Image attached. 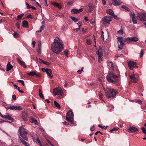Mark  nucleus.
Returning a JSON list of instances; mask_svg holds the SVG:
<instances>
[{
	"instance_id": "1",
	"label": "nucleus",
	"mask_w": 146,
	"mask_h": 146,
	"mask_svg": "<svg viewBox=\"0 0 146 146\" xmlns=\"http://www.w3.org/2000/svg\"><path fill=\"white\" fill-rule=\"evenodd\" d=\"M63 43L58 38L55 39L51 44V48L52 51L57 54L60 52L63 48Z\"/></svg>"
},
{
	"instance_id": "2",
	"label": "nucleus",
	"mask_w": 146,
	"mask_h": 146,
	"mask_svg": "<svg viewBox=\"0 0 146 146\" xmlns=\"http://www.w3.org/2000/svg\"><path fill=\"white\" fill-rule=\"evenodd\" d=\"M106 77L108 81L113 84L117 83L120 79L119 77L114 74L111 72H109Z\"/></svg>"
},
{
	"instance_id": "3",
	"label": "nucleus",
	"mask_w": 146,
	"mask_h": 146,
	"mask_svg": "<svg viewBox=\"0 0 146 146\" xmlns=\"http://www.w3.org/2000/svg\"><path fill=\"white\" fill-rule=\"evenodd\" d=\"M104 89L105 91L106 97L108 99L115 97L118 93L116 90L113 89H111L110 88H104Z\"/></svg>"
},
{
	"instance_id": "4",
	"label": "nucleus",
	"mask_w": 146,
	"mask_h": 146,
	"mask_svg": "<svg viewBox=\"0 0 146 146\" xmlns=\"http://www.w3.org/2000/svg\"><path fill=\"white\" fill-rule=\"evenodd\" d=\"M21 136L25 140L28 141V138L27 136L28 133L26 130L23 127H20L18 130Z\"/></svg>"
},
{
	"instance_id": "5",
	"label": "nucleus",
	"mask_w": 146,
	"mask_h": 146,
	"mask_svg": "<svg viewBox=\"0 0 146 146\" xmlns=\"http://www.w3.org/2000/svg\"><path fill=\"white\" fill-rule=\"evenodd\" d=\"M66 119L71 123L74 124V114L71 111H68L66 115Z\"/></svg>"
},
{
	"instance_id": "6",
	"label": "nucleus",
	"mask_w": 146,
	"mask_h": 146,
	"mask_svg": "<svg viewBox=\"0 0 146 146\" xmlns=\"http://www.w3.org/2000/svg\"><path fill=\"white\" fill-rule=\"evenodd\" d=\"M137 18V19L139 20L146 21V13L144 12L138 13Z\"/></svg>"
},
{
	"instance_id": "7",
	"label": "nucleus",
	"mask_w": 146,
	"mask_h": 146,
	"mask_svg": "<svg viewBox=\"0 0 146 146\" xmlns=\"http://www.w3.org/2000/svg\"><path fill=\"white\" fill-rule=\"evenodd\" d=\"M117 40L118 48L120 50H121L123 48L125 45V44L123 41L122 37H118L117 38Z\"/></svg>"
},
{
	"instance_id": "8",
	"label": "nucleus",
	"mask_w": 146,
	"mask_h": 146,
	"mask_svg": "<svg viewBox=\"0 0 146 146\" xmlns=\"http://www.w3.org/2000/svg\"><path fill=\"white\" fill-rule=\"evenodd\" d=\"M112 20V17L110 16L107 15L102 18V21L104 25H109L110 22Z\"/></svg>"
},
{
	"instance_id": "9",
	"label": "nucleus",
	"mask_w": 146,
	"mask_h": 146,
	"mask_svg": "<svg viewBox=\"0 0 146 146\" xmlns=\"http://www.w3.org/2000/svg\"><path fill=\"white\" fill-rule=\"evenodd\" d=\"M53 94L54 96L57 95L62 96L63 94V90L60 87H58L54 89Z\"/></svg>"
},
{
	"instance_id": "10",
	"label": "nucleus",
	"mask_w": 146,
	"mask_h": 146,
	"mask_svg": "<svg viewBox=\"0 0 146 146\" xmlns=\"http://www.w3.org/2000/svg\"><path fill=\"white\" fill-rule=\"evenodd\" d=\"M123 41L127 43L133 42H136L139 40L138 38L135 36L125 38L123 39Z\"/></svg>"
},
{
	"instance_id": "11",
	"label": "nucleus",
	"mask_w": 146,
	"mask_h": 146,
	"mask_svg": "<svg viewBox=\"0 0 146 146\" xmlns=\"http://www.w3.org/2000/svg\"><path fill=\"white\" fill-rule=\"evenodd\" d=\"M128 64L129 69L130 70H132L134 67L138 68L136 63L135 62L130 61L128 62Z\"/></svg>"
},
{
	"instance_id": "12",
	"label": "nucleus",
	"mask_w": 146,
	"mask_h": 146,
	"mask_svg": "<svg viewBox=\"0 0 146 146\" xmlns=\"http://www.w3.org/2000/svg\"><path fill=\"white\" fill-rule=\"evenodd\" d=\"M139 77V74H131L129 77L130 78L133 80V82L135 83H136L138 80V78Z\"/></svg>"
},
{
	"instance_id": "13",
	"label": "nucleus",
	"mask_w": 146,
	"mask_h": 146,
	"mask_svg": "<svg viewBox=\"0 0 146 146\" xmlns=\"http://www.w3.org/2000/svg\"><path fill=\"white\" fill-rule=\"evenodd\" d=\"M28 74L31 76L33 77L35 76L37 78L40 77V74L38 72H36L35 71H33L28 73Z\"/></svg>"
},
{
	"instance_id": "14",
	"label": "nucleus",
	"mask_w": 146,
	"mask_h": 146,
	"mask_svg": "<svg viewBox=\"0 0 146 146\" xmlns=\"http://www.w3.org/2000/svg\"><path fill=\"white\" fill-rule=\"evenodd\" d=\"M121 2L119 0H112V3H109V5L111 6L112 5L115 6H119L121 5Z\"/></svg>"
},
{
	"instance_id": "15",
	"label": "nucleus",
	"mask_w": 146,
	"mask_h": 146,
	"mask_svg": "<svg viewBox=\"0 0 146 146\" xmlns=\"http://www.w3.org/2000/svg\"><path fill=\"white\" fill-rule=\"evenodd\" d=\"M11 110H22L21 107L20 106H10Z\"/></svg>"
},
{
	"instance_id": "16",
	"label": "nucleus",
	"mask_w": 146,
	"mask_h": 146,
	"mask_svg": "<svg viewBox=\"0 0 146 146\" xmlns=\"http://www.w3.org/2000/svg\"><path fill=\"white\" fill-rule=\"evenodd\" d=\"M138 130L137 129L134 127H130L128 129V132L131 133H134Z\"/></svg>"
},
{
	"instance_id": "17",
	"label": "nucleus",
	"mask_w": 146,
	"mask_h": 146,
	"mask_svg": "<svg viewBox=\"0 0 146 146\" xmlns=\"http://www.w3.org/2000/svg\"><path fill=\"white\" fill-rule=\"evenodd\" d=\"M83 10V9L81 8L79 9H72L71 11V12L73 14H76L77 13H79L81 12Z\"/></svg>"
},
{
	"instance_id": "18",
	"label": "nucleus",
	"mask_w": 146,
	"mask_h": 146,
	"mask_svg": "<svg viewBox=\"0 0 146 146\" xmlns=\"http://www.w3.org/2000/svg\"><path fill=\"white\" fill-rule=\"evenodd\" d=\"M108 66L109 70L111 71L113 70L114 68L113 66V64L110 61L108 62Z\"/></svg>"
},
{
	"instance_id": "19",
	"label": "nucleus",
	"mask_w": 146,
	"mask_h": 146,
	"mask_svg": "<svg viewBox=\"0 0 146 146\" xmlns=\"http://www.w3.org/2000/svg\"><path fill=\"white\" fill-rule=\"evenodd\" d=\"M27 113H23L21 116V118L24 121H26L28 120Z\"/></svg>"
},
{
	"instance_id": "20",
	"label": "nucleus",
	"mask_w": 146,
	"mask_h": 146,
	"mask_svg": "<svg viewBox=\"0 0 146 146\" xmlns=\"http://www.w3.org/2000/svg\"><path fill=\"white\" fill-rule=\"evenodd\" d=\"M17 61L23 67L25 68L27 67L25 65V63L24 62L21 60L20 58H17Z\"/></svg>"
},
{
	"instance_id": "21",
	"label": "nucleus",
	"mask_w": 146,
	"mask_h": 146,
	"mask_svg": "<svg viewBox=\"0 0 146 146\" xmlns=\"http://www.w3.org/2000/svg\"><path fill=\"white\" fill-rule=\"evenodd\" d=\"M88 10L89 12H91L94 9V7L93 6V4L91 3H90L88 5Z\"/></svg>"
},
{
	"instance_id": "22",
	"label": "nucleus",
	"mask_w": 146,
	"mask_h": 146,
	"mask_svg": "<svg viewBox=\"0 0 146 146\" xmlns=\"http://www.w3.org/2000/svg\"><path fill=\"white\" fill-rule=\"evenodd\" d=\"M5 117H4L5 119H7L8 120L13 121L14 120V119L12 118L11 117V115H9L8 113H7V115H5Z\"/></svg>"
},
{
	"instance_id": "23",
	"label": "nucleus",
	"mask_w": 146,
	"mask_h": 146,
	"mask_svg": "<svg viewBox=\"0 0 146 146\" xmlns=\"http://www.w3.org/2000/svg\"><path fill=\"white\" fill-rule=\"evenodd\" d=\"M46 73L47 75L51 78L52 77V74L51 70L50 69H48L46 71Z\"/></svg>"
},
{
	"instance_id": "24",
	"label": "nucleus",
	"mask_w": 146,
	"mask_h": 146,
	"mask_svg": "<svg viewBox=\"0 0 146 146\" xmlns=\"http://www.w3.org/2000/svg\"><path fill=\"white\" fill-rule=\"evenodd\" d=\"M13 67V66L11 64L10 62H8L6 70L7 71H9Z\"/></svg>"
},
{
	"instance_id": "25",
	"label": "nucleus",
	"mask_w": 146,
	"mask_h": 146,
	"mask_svg": "<svg viewBox=\"0 0 146 146\" xmlns=\"http://www.w3.org/2000/svg\"><path fill=\"white\" fill-rule=\"evenodd\" d=\"M96 54L98 56H102L103 55V52L101 49H99L96 52Z\"/></svg>"
},
{
	"instance_id": "26",
	"label": "nucleus",
	"mask_w": 146,
	"mask_h": 146,
	"mask_svg": "<svg viewBox=\"0 0 146 146\" xmlns=\"http://www.w3.org/2000/svg\"><path fill=\"white\" fill-rule=\"evenodd\" d=\"M106 12L110 15L113 16L114 15V13L113 11L110 9H108L106 11Z\"/></svg>"
},
{
	"instance_id": "27",
	"label": "nucleus",
	"mask_w": 146,
	"mask_h": 146,
	"mask_svg": "<svg viewBox=\"0 0 146 146\" xmlns=\"http://www.w3.org/2000/svg\"><path fill=\"white\" fill-rule=\"evenodd\" d=\"M23 26L24 28H28L29 27L28 22L26 21H24L23 22Z\"/></svg>"
},
{
	"instance_id": "28",
	"label": "nucleus",
	"mask_w": 146,
	"mask_h": 146,
	"mask_svg": "<svg viewBox=\"0 0 146 146\" xmlns=\"http://www.w3.org/2000/svg\"><path fill=\"white\" fill-rule=\"evenodd\" d=\"M41 44L40 43L38 44V45L37 52L38 54H41Z\"/></svg>"
},
{
	"instance_id": "29",
	"label": "nucleus",
	"mask_w": 146,
	"mask_h": 146,
	"mask_svg": "<svg viewBox=\"0 0 146 146\" xmlns=\"http://www.w3.org/2000/svg\"><path fill=\"white\" fill-rule=\"evenodd\" d=\"M42 91L41 89L39 90V96L42 99H44V98L43 94L42 93Z\"/></svg>"
},
{
	"instance_id": "30",
	"label": "nucleus",
	"mask_w": 146,
	"mask_h": 146,
	"mask_svg": "<svg viewBox=\"0 0 146 146\" xmlns=\"http://www.w3.org/2000/svg\"><path fill=\"white\" fill-rule=\"evenodd\" d=\"M54 102L55 106L58 109H60V104L55 100L54 101Z\"/></svg>"
},
{
	"instance_id": "31",
	"label": "nucleus",
	"mask_w": 146,
	"mask_h": 146,
	"mask_svg": "<svg viewBox=\"0 0 146 146\" xmlns=\"http://www.w3.org/2000/svg\"><path fill=\"white\" fill-rule=\"evenodd\" d=\"M31 122L32 123H35V125H37L38 124L37 121L34 118H32L31 119Z\"/></svg>"
},
{
	"instance_id": "32",
	"label": "nucleus",
	"mask_w": 146,
	"mask_h": 146,
	"mask_svg": "<svg viewBox=\"0 0 146 146\" xmlns=\"http://www.w3.org/2000/svg\"><path fill=\"white\" fill-rule=\"evenodd\" d=\"M24 15V14L23 13H22L18 15L17 17V20H18L21 19Z\"/></svg>"
},
{
	"instance_id": "33",
	"label": "nucleus",
	"mask_w": 146,
	"mask_h": 146,
	"mask_svg": "<svg viewBox=\"0 0 146 146\" xmlns=\"http://www.w3.org/2000/svg\"><path fill=\"white\" fill-rule=\"evenodd\" d=\"M121 8L125 9L127 11H130V9H129L128 7L125 5L121 6Z\"/></svg>"
},
{
	"instance_id": "34",
	"label": "nucleus",
	"mask_w": 146,
	"mask_h": 146,
	"mask_svg": "<svg viewBox=\"0 0 146 146\" xmlns=\"http://www.w3.org/2000/svg\"><path fill=\"white\" fill-rule=\"evenodd\" d=\"M45 25H42V26L40 27V30L39 31H36V33L37 32H42V30L45 27Z\"/></svg>"
},
{
	"instance_id": "35",
	"label": "nucleus",
	"mask_w": 146,
	"mask_h": 146,
	"mask_svg": "<svg viewBox=\"0 0 146 146\" xmlns=\"http://www.w3.org/2000/svg\"><path fill=\"white\" fill-rule=\"evenodd\" d=\"M69 51L67 49L64 51V56H65L66 57H68Z\"/></svg>"
},
{
	"instance_id": "36",
	"label": "nucleus",
	"mask_w": 146,
	"mask_h": 146,
	"mask_svg": "<svg viewBox=\"0 0 146 146\" xmlns=\"http://www.w3.org/2000/svg\"><path fill=\"white\" fill-rule=\"evenodd\" d=\"M132 21L133 23L134 24H136L137 23V20L135 19V17L134 18L133 17V18H132Z\"/></svg>"
},
{
	"instance_id": "37",
	"label": "nucleus",
	"mask_w": 146,
	"mask_h": 146,
	"mask_svg": "<svg viewBox=\"0 0 146 146\" xmlns=\"http://www.w3.org/2000/svg\"><path fill=\"white\" fill-rule=\"evenodd\" d=\"M130 16L132 18L133 17L134 18L135 17V14L133 12H131L129 14Z\"/></svg>"
},
{
	"instance_id": "38",
	"label": "nucleus",
	"mask_w": 146,
	"mask_h": 146,
	"mask_svg": "<svg viewBox=\"0 0 146 146\" xmlns=\"http://www.w3.org/2000/svg\"><path fill=\"white\" fill-rule=\"evenodd\" d=\"M117 33L121 35H122L123 34V31L122 29V27L121 28V29L119 31H118Z\"/></svg>"
},
{
	"instance_id": "39",
	"label": "nucleus",
	"mask_w": 146,
	"mask_h": 146,
	"mask_svg": "<svg viewBox=\"0 0 146 146\" xmlns=\"http://www.w3.org/2000/svg\"><path fill=\"white\" fill-rule=\"evenodd\" d=\"M98 94H99V98L100 100H102V98H103V95L102 94V93L101 92H100Z\"/></svg>"
},
{
	"instance_id": "40",
	"label": "nucleus",
	"mask_w": 146,
	"mask_h": 146,
	"mask_svg": "<svg viewBox=\"0 0 146 146\" xmlns=\"http://www.w3.org/2000/svg\"><path fill=\"white\" fill-rule=\"evenodd\" d=\"M118 129H119V128L117 127H114L112 129L110 130V133H111L113 131H117V130H118Z\"/></svg>"
},
{
	"instance_id": "41",
	"label": "nucleus",
	"mask_w": 146,
	"mask_h": 146,
	"mask_svg": "<svg viewBox=\"0 0 146 146\" xmlns=\"http://www.w3.org/2000/svg\"><path fill=\"white\" fill-rule=\"evenodd\" d=\"M13 36L15 37L16 38H18L19 37V34L15 32H14L13 33Z\"/></svg>"
},
{
	"instance_id": "42",
	"label": "nucleus",
	"mask_w": 146,
	"mask_h": 146,
	"mask_svg": "<svg viewBox=\"0 0 146 146\" xmlns=\"http://www.w3.org/2000/svg\"><path fill=\"white\" fill-rule=\"evenodd\" d=\"M33 140L35 142H38L40 145L41 144V142L40 141L38 138L36 139V140L35 139H33Z\"/></svg>"
},
{
	"instance_id": "43",
	"label": "nucleus",
	"mask_w": 146,
	"mask_h": 146,
	"mask_svg": "<svg viewBox=\"0 0 146 146\" xmlns=\"http://www.w3.org/2000/svg\"><path fill=\"white\" fill-rule=\"evenodd\" d=\"M71 19L74 21L75 22H76V21H78V19H76V18H75L74 17H73L72 16H71L70 17Z\"/></svg>"
},
{
	"instance_id": "44",
	"label": "nucleus",
	"mask_w": 146,
	"mask_h": 146,
	"mask_svg": "<svg viewBox=\"0 0 146 146\" xmlns=\"http://www.w3.org/2000/svg\"><path fill=\"white\" fill-rule=\"evenodd\" d=\"M36 60L39 62L40 63H43L44 61L43 60H42V59L40 58H36Z\"/></svg>"
},
{
	"instance_id": "45",
	"label": "nucleus",
	"mask_w": 146,
	"mask_h": 146,
	"mask_svg": "<svg viewBox=\"0 0 146 146\" xmlns=\"http://www.w3.org/2000/svg\"><path fill=\"white\" fill-rule=\"evenodd\" d=\"M84 68V67H82V69H81V70H78L77 71V73L78 74H81V73L83 71V69Z\"/></svg>"
},
{
	"instance_id": "46",
	"label": "nucleus",
	"mask_w": 146,
	"mask_h": 146,
	"mask_svg": "<svg viewBox=\"0 0 146 146\" xmlns=\"http://www.w3.org/2000/svg\"><path fill=\"white\" fill-rule=\"evenodd\" d=\"M135 102H136L138 103L140 105L142 104V102L141 101L140 99H138L137 100H135Z\"/></svg>"
},
{
	"instance_id": "47",
	"label": "nucleus",
	"mask_w": 146,
	"mask_h": 146,
	"mask_svg": "<svg viewBox=\"0 0 146 146\" xmlns=\"http://www.w3.org/2000/svg\"><path fill=\"white\" fill-rule=\"evenodd\" d=\"M17 82L21 83L23 86H24L25 85L24 82L23 80H19L17 81Z\"/></svg>"
},
{
	"instance_id": "48",
	"label": "nucleus",
	"mask_w": 146,
	"mask_h": 146,
	"mask_svg": "<svg viewBox=\"0 0 146 146\" xmlns=\"http://www.w3.org/2000/svg\"><path fill=\"white\" fill-rule=\"evenodd\" d=\"M86 42L88 45H90L91 44L92 42L90 39H87V40Z\"/></svg>"
},
{
	"instance_id": "49",
	"label": "nucleus",
	"mask_w": 146,
	"mask_h": 146,
	"mask_svg": "<svg viewBox=\"0 0 146 146\" xmlns=\"http://www.w3.org/2000/svg\"><path fill=\"white\" fill-rule=\"evenodd\" d=\"M26 5H27V9H29L31 8V6L27 2H26L25 3Z\"/></svg>"
},
{
	"instance_id": "50",
	"label": "nucleus",
	"mask_w": 146,
	"mask_h": 146,
	"mask_svg": "<svg viewBox=\"0 0 146 146\" xmlns=\"http://www.w3.org/2000/svg\"><path fill=\"white\" fill-rule=\"evenodd\" d=\"M43 63L47 65H50V63L44 61Z\"/></svg>"
},
{
	"instance_id": "51",
	"label": "nucleus",
	"mask_w": 146,
	"mask_h": 146,
	"mask_svg": "<svg viewBox=\"0 0 146 146\" xmlns=\"http://www.w3.org/2000/svg\"><path fill=\"white\" fill-rule=\"evenodd\" d=\"M48 68H41V70H42L44 72H46V71H47V70H48Z\"/></svg>"
},
{
	"instance_id": "52",
	"label": "nucleus",
	"mask_w": 146,
	"mask_h": 146,
	"mask_svg": "<svg viewBox=\"0 0 146 146\" xmlns=\"http://www.w3.org/2000/svg\"><path fill=\"white\" fill-rule=\"evenodd\" d=\"M143 55V50L142 49L141 51L140 57H141Z\"/></svg>"
},
{
	"instance_id": "53",
	"label": "nucleus",
	"mask_w": 146,
	"mask_h": 146,
	"mask_svg": "<svg viewBox=\"0 0 146 146\" xmlns=\"http://www.w3.org/2000/svg\"><path fill=\"white\" fill-rule=\"evenodd\" d=\"M27 18H31V19H33V18L32 17V16L31 14H29L27 16Z\"/></svg>"
},
{
	"instance_id": "54",
	"label": "nucleus",
	"mask_w": 146,
	"mask_h": 146,
	"mask_svg": "<svg viewBox=\"0 0 146 146\" xmlns=\"http://www.w3.org/2000/svg\"><path fill=\"white\" fill-rule=\"evenodd\" d=\"M52 4H53V5L55 6L56 7L58 5V3L55 2L52 3Z\"/></svg>"
},
{
	"instance_id": "55",
	"label": "nucleus",
	"mask_w": 146,
	"mask_h": 146,
	"mask_svg": "<svg viewBox=\"0 0 146 146\" xmlns=\"http://www.w3.org/2000/svg\"><path fill=\"white\" fill-rule=\"evenodd\" d=\"M12 98L13 99V100H16V97L15 95H13L12 96Z\"/></svg>"
},
{
	"instance_id": "56",
	"label": "nucleus",
	"mask_w": 146,
	"mask_h": 146,
	"mask_svg": "<svg viewBox=\"0 0 146 146\" xmlns=\"http://www.w3.org/2000/svg\"><path fill=\"white\" fill-rule=\"evenodd\" d=\"M74 3V2L73 1H70V2H68L67 3V5H71L72 3Z\"/></svg>"
},
{
	"instance_id": "57",
	"label": "nucleus",
	"mask_w": 146,
	"mask_h": 146,
	"mask_svg": "<svg viewBox=\"0 0 146 146\" xmlns=\"http://www.w3.org/2000/svg\"><path fill=\"white\" fill-rule=\"evenodd\" d=\"M95 126L94 125H93L91 127L90 130L91 131H93L94 130V128H95Z\"/></svg>"
},
{
	"instance_id": "58",
	"label": "nucleus",
	"mask_w": 146,
	"mask_h": 146,
	"mask_svg": "<svg viewBox=\"0 0 146 146\" xmlns=\"http://www.w3.org/2000/svg\"><path fill=\"white\" fill-rule=\"evenodd\" d=\"M113 18H114L115 19H118L119 18L117 17V16L116 15H115L114 14V15H113Z\"/></svg>"
},
{
	"instance_id": "59",
	"label": "nucleus",
	"mask_w": 146,
	"mask_h": 146,
	"mask_svg": "<svg viewBox=\"0 0 146 146\" xmlns=\"http://www.w3.org/2000/svg\"><path fill=\"white\" fill-rule=\"evenodd\" d=\"M81 22H79V23H77V24L78 25L79 28H80L81 27L82 25H81Z\"/></svg>"
},
{
	"instance_id": "60",
	"label": "nucleus",
	"mask_w": 146,
	"mask_h": 146,
	"mask_svg": "<svg viewBox=\"0 0 146 146\" xmlns=\"http://www.w3.org/2000/svg\"><path fill=\"white\" fill-rule=\"evenodd\" d=\"M141 130L142 131L143 133H144L146 132L145 129V127H143L141 128Z\"/></svg>"
},
{
	"instance_id": "61",
	"label": "nucleus",
	"mask_w": 146,
	"mask_h": 146,
	"mask_svg": "<svg viewBox=\"0 0 146 146\" xmlns=\"http://www.w3.org/2000/svg\"><path fill=\"white\" fill-rule=\"evenodd\" d=\"M98 61L99 62H100L102 60V56H98Z\"/></svg>"
},
{
	"instance_id": "62",
	"label": "nucleus",
	"mask_w": 146,
	"mask_h": 146,
	"mask_svg": "<svg viewBox=\"0 0 146 146\" xmlns=\"http://www.w3.org/2000/svg\"><path fill=\"white\" fill-rule=\"evenodd\" d=\"M80 30V29L79 28H76V29H73V30L74 31H77Z\"/></svg>"
},
{
	"instance_id": "63",
	"label": "nucleus",
	"mask_w": 146,
	"mask_h": 146,
	"mask_svg": "<svg viewBox=\"0 0 146 146\" xmlns=\"http://www.w3.org/2000/svg\"><path fill=\"white\" fill-rule=\"evenodd\" d=\"M102 3L104 5L106 4V1L105 0H102Z\"/></svg>"
},
{
	"instance_id": "64",
	"label": "nucleus",
	"mask_w": 146,
	"mask_h": 146,
	"mask_svg": "<svg viewBox=\"0 0 146 146\" xmlns=\"http://www.w3.org/2000/svg\"><path fill=\"white\" fill-rule=\"evenodd\" d=\"M16 26L18 29H19L20 28V25L19 23H17L16 24Z\"/></svg>"
}]
</instances>
